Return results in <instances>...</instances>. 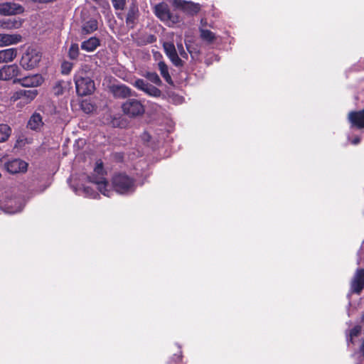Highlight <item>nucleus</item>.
Returning a JSON list of instances; mask_svg holds the SVG:
<instances>
[{
	"mask_svg": "<svg viewBox=\"0 0 364 364\" xmlns=\"http://www.w3.org/2000/svg\"><path fill=\"white\" fill-rule=\"evenodd\" d=\"M20 74V69L16 64L5 65L0 69L1 80H14Z\"/></svg>",
	"mask_w": 364,
	"mask_h": 364,
	"instance_id": "nucleus-13",
	"label": "nucleus"
},
{
	"mask_svg": "<svg viewBox=\"0 0 364 364\" xmlns=\"http://www.w3.org/2000/svg\"><path fill=\"white\" fill-rule=\"evenodd\" d=\"M348 119L352 127L364 129V109L360 111L350 112Z\"/></svg>",
	"mask_w": 364,
	"mask_h": 364,
	"instance_id": "nucleus-16",
	"label": "nucleus"
},
{
	"mask_svg": "<svg viewBox=\"0 0 364 364\" xmlns=\"http://www.w3.org/2000/svg\"><path fill=\"white\" fill-rule=\"evenodd\" d=\"M144 77L148 79L150 82H153L154 84L161 86L162 85V81L161 80L159 76L156 73L154 72H147Z\"/></svg>",
	"mask_w": 364,
	"mask_h": 364,
	"instance_id": "nucleus-29",
	"label": "nucleus"
},
{
	"mask_svg": "<svg viewBox=\"0 0 364 364\" xmlns=\"http://www.w3.org/2000/svg\"><path fill=\"white\" fill-rule=\"evenodd\" d=\"M21 39L19 34L0 33V47L16 44L21 42Z\"/></svg>",
	"mask_w": 364,
	"mask_h": 364,
	"instance_id": "nucleus-18",
	"label": "nucleus"
},
{
	"mask_svg": "<svg viewBox=\"0 0 364 364\" xmlns=\"http://www.w3.org/2000/svg\"><path fill=\"white\" fill-rule=\"evenodd\" d=\"M87 66L78 70L75 75L76 91L79 95L85 96L90 95L95 90V82L88 76L86 70Z\"/></svg>",
	"mask_w": 364,
	"mask_h": 364,
	"instance_id": "nucleus-2",
	"label": "nucleus"
},
{
	"mask_svg": "<svg viewBox=\"0 0 364 364\" xmlns=\"http://www.w3.org/2000/svg\"><path fill=\"white\" fill-rule=\"evenodd\" d=\"M364 288V269H358L351 283L353 292L359 294Z\"/></svg>",
	"mask_w": 364,
	"mask_h": 364,
	"instance_id": "nucleus-17",
	"label": "nucleus"
},
{
	"mask_svg": "<svg viewBox=\"0 0 364 364\" xmlns=\"http://www.w3.org/2000/svg\"><path fill=\"white\" fill-rule=\"evenodd\" d=\"M43 122L42 121V117L40 114L35 112L30 117L27 127L32 130H39L43 126Z\"/></svg>",
	"mask_w": 364,
	"mask_h": 364,
	"instance_id": "nucleus-21",
	"label": "nucleus"
},
{
	"mask_svg": "<svg viewBox=\"0 0 364 364\" xmlns=\"http://www.w3.org/2000/svg\"><path fill=\"white\" fill-rule=\"evenodd\" d=\"M113 6L116 9H123L125 6L126 0H112Z\"/></svg>",
	"mask_w": 364,
	"mask_h": 364,
	"instance_id": "nucleus-33",
	"label": "nucleus"
},
{
	"mask_svg": "<svg viewBox=\"0 0 364 364\" xmlns=\"http://www.w3.org/2000/svg\"><path fill=\"white\" fill-rule=\"evenodd\" d=\"M122 109L124 114L129 117L142 115L145 112L144 106L136 99L127 100L122 105Z\"/></svg>",
	"mask_w": 364,
	"mask_h": 364,
	"instance_id": "nucleus-6",
	"label": "nucleus"
},
{
	"mask_svg": "<svg viewBox=\"0 0 364 364\" xmlns=\"http://www.w3.org/2000/svg\"><path fill=\"white\" fill-rule=\"evenodd\" d=\"M17 55L16 48H7L0 50V63L11 62Z\"/></svg>",
	"mask_w": 364,
	"mask_h": 364,
	"instance_id": "nucleus-22",
	"label": "nucleus"
},
{
	"mask_svg": "<svg viewBox=\"0 0 364 364\" xmlns=\"http://www.w3.org/2000/svg\"><path fill=\"white\" fill-rule=\"evenodd\" d=\"M199 31L202 40L208 43H212L215 39V34L212 31L204 28H199Z\"/></svg>",
	"mask_w": 364,
	"mask_h": 364,
	"instance_id": "nucleus-27",
	"label": "nucleus"
},
{
	"mask_svg": "<svg viewBox=\"0 0 364 364\" xmlns=\"http://www.w3.org/2000/svg\"><path fill=\"white\" fill-rule=\"evenodd\" d=\"M361 331L360 326H355L350 331V341L352 342L353 338L357 336Z\"/></svg>",
	"mask_w": 364,
	"mask_h": 364,
	"instance_id": "nucleus-34",
	"label": "nucleus"
},
{
	"mask_svg": "<svg viewBox=\"0 0 364 364\" xmlns=\"http://www.w3.org/2000/svg\"><path fill=\"white\" fill-rule=\"evenodd\" d=\"M41 53L37 49L28 48L22 55L20 64L25 70L36 68L41 60Z\"/></svg>",
	"mask_w": 364,
	"mask_h": 364,
	"instance_id": "nucleus-5",
	"label": "nucleus"
},
{
	"mask_svg": "<svg viewBox=\"0 0 364 364\" xmlns=\"http://www.w3.org/2000/svg\"><path fill=\"white\" fill-rule=\"evenodd\" d=\"M4 166L6 170L12 174L25 173L28 168V164L20 159L10 160Z\"/></svg>",
	"mask_w": 364,
	"mask_h": 364,
	"instance_id": "nucleus-10",
	"label": "nucleus"
},
{
	"mask_svg": "<svg viewBox=\"0 0 364 364\" xmlns=\"http://www.w3.org/2000/svg\"><path fill=\"white\" fill-rule=\"evenodd\" d=\"M158 68L160 71L161 76L166 80V82L170 85L173 84V80L171 77L168 73V68L167 65L164 61H160L158 63Z\"/></svg>",
	"mask_w": 364,
	"mask_h": 364,
	"instance_id": "nucleus-24",
	"label": "nucleus"
},
{
	"mask_svg": "<svg viewBox=\"0 0 364 364\" xmlns=\"http://www.w3.org/2000/svg\"><path fill=\"white\" fill-rule=\"evenodd\" d=\"M177 50H181V49H183V44L181 43V41H180V42H177Z\"/></svg>",
	"mask_w": 364,
	"mask_h": 364,
	"instance_id": "nucleus-40",
	"label": "nucleus"
},
{
	"mask_svg": "<svg viewBox=\"0 0 364 364\" xmlns=\"http://www.w3.org/2000/svg\"><path fill=\"white\" fill-rule=\"evenodd\" d=\"M360 139L359 136H355L351 141V144L356 145L360 143Z\"/></svg>",
	"mask_w": 364,
	"mask_h": 364,
	"instance_id": "nucleus-39",
	"label": "nucleus"
},
{
	"mask_svg": "<svg viewBox=\"0 0 364 364\" xmlns=\"http://www.w3.org/2000/svg\"><path fill=\"white\" fill-rule=\"evenodd\" d=\"M23 24V20L20 18L3 19L0 21V28L5 30L19 28Z\"/></svg>",
	"mask_w": 364,
	"mask_h": 364,
	"instance_id": "nucleus-19",
	"label": "nucleus"
},
{
	"mask_svg": "<svg viewBox=\"0 0 364 364\" xmlns=\"http://www.w3.org/2000/svg\"><path fill=\"white\" fill-rule=\"evenodd\" d=\"M11 134V127L5 124H0V142L7 141Z\"/></svg>",
	"mask_w": 364,
	"mask_h": 364,
	"instance_id": "nucleus-28",
	"label": "nucleus"
},
{
	"mask_svg": "<svg viewBox=\"0 0 364 364\" xmlns=\"http://www.w3.org/2000/svg\"><path fill=\"white\" fill-rule=\"evenodd\" d=\"M43 81V77L40 75H33L27 76L23 78L16 79L14 80V83L18 82L23 87H37L42 84Z\"/></svg>",
	"mask_w": 364,
	"mask_h": 364,
	"instance_id": "nucleus-15",
	"label": "nucleus"
},
{
	"mask_svg": "<svg viewBox=\"0 0 364 364\" xmlns=\"http://www.w3.org/2000/svg\"><path fill=\"white\" fill-rule=\"evenodd\" d=\"M173 359L175 360V362L177 363L178 361H180L181 360V353L179 352V353H176L173 355Z\"/></svg>",
	"mask_w": 364,
	"mask_h": 364,
	"instance_id": "nucleus-38",
	"label": "nucleus"
},
{
	"mask_svg": "<svg viewBox=\"0 0 364 364\" xmlns=\"http://www.w3.org/2000/svg\"><path fill=\"white\" fill-rule=\"evenodd\" d=\"M361 351L363 352V355H364V341H363V343L362 347H361Z\"/></svg>",
	"mask_w": 364,
	"mask_h": 364,
	"instance_id": "nucleus-41",
	"label": "nucleus"
},
{
	"mask_svg": "<svg viewBox=\"0 0 364 364\" xmlns=\"http://www.w3.org/2000/svg\"><path fill=\"white\" fill-rule=\"evenodd\" d=\"M111 90L114 97L118 98H126L132 95V90L124 85H112Z\"/></svg>",
	"mask_w": 364,
	"mask_h": 364,
	"instance_id": "nucleus-20",
	"label": "nucleus"
},
{
	"mask_svg": "<svg viewBox=\"0 0 364 364\" xmlns=\"http://www.w3.org/2000/svg\"><path fill=\"white\" fill-rule=\"evenodd\" d=\"M173 6L190 15L196 14L200 10L199 4L185 0H173Z\"/></svg>",
	"mask_w": 364,
	"mask_h": 364,
	"instance_id": "nucleus-11",
	"label": "nucleus"
},
{
	"mask_svg": "<svg viewBox=\"0 0 364 364\" xmlns=\"http://www.w3.org/2000/svg\"><path fill=\"white\" fill-rule=\"evenodd\" d=\"M150 38H151V40L149 41V43L152 42V41H153V40H154V36H151Z\"/></svg>",
	"mask_w": 364,
	"mask_h": 364,
	"instance_id": "nucleus-42",
	"label": "nucleus"
},
{
	"mask_svg": "<svg viewBox=\"0 0 364 364\" xmlns=\"http://www.w3.org/2000/svg\"><path fill=\"white\" fill-rule=\"evenodd\" d=\"M100 44V40L96 37H91L81 43V48L87 52L94 51Z\"/></svg>",
	"mask_w": 364,
	"mask_h": 364,
	"instance_id": "nucleus-23",
	"label": "nucleus"
},
{
	"mask_svg": "<svg viewBox=\"0 0 364 364\" xmlns=\"http://www.w3.org/2000/svg\"><path fill=\"white\" fill-rule=\"evenodd\" d=\"M38 95L36 90H20L13 93L11 100L13 102L18 101V107H23L26 105L33 101Z\"/></svg>",
	"mask_w": 364,
	"mask_h": 364,
	"instance_id": "nucleus-8",
	"label": "nucleus"
},
{
	"mask_svg": "<svg viewBox=\"0 0 364 364\" xmlns=\"http://www.w3.org/2000/svg\"><path fill=\"white\" fill-rule=\"evenodd\" d=\"M105 175V171L103 168L102 163L101 161H97L93 173L91 176L88 177V180L102 194L110 197L113 191L108 184Z\"/></svg>",
	"mask_w": 364,
	"mask_h": 364,
	"instance_id": "nucleus-1",
	"label": "nucleus"
},
{
	"mask_svg": "<svg viewBox=\"0 0 364 364\" xmlns=\"http://www.w3.org/2000/svg\"><path fill=\"white\" fill-rule=\"evenodd\" d=\"M186 49L190 53L193 60H197L200 53L199 50L192 47L189 43H186Z\"/></svg>",
	"mask_w": 364,
	"mask_h": 364,
	"instance_id": "nucleus-31",
	"label": "nucleus"
},
{
	"mask_svg": "<svg viewBox=\"0 0 364 364\" xmlns=\"http://www.w3.org/2000/svg\"><path fill=\"white\" fill-rule=\"evenodd\" d=\"M23 9L19 4L5 2L0 4V14L2 16H11L21 14Z\"/></svg>",
	"mask_w": 364,
	"mask_h": 364,
	"instance_id": "nucleus-14",
	"label": "nucleus"
},
{
	"mask_svg": "<svg viewBox=\"0 0 364 364\" xmlns=\"http://www.w3.org/2000/svg\"><path fill=\"white\" fill-rule=\"evenodd\" d=\"M97 29V22L95 19H90L85 22L82 28V33L89 34Z\"/></svg>",
	"mask_w": 364,
	"mask_h": 364,
	"instance_id": "nucleus-26",
	"label": "nucleus"
},
{
	"mask_svg": "<svg viewBox=\"0 0 364 364\" xmlns=\"http://www.w3.org/2000/svg\"><path fill=\"white\" fill-rule=\"evenodd\" d=\"M73 67V64L68 61H65L61 65L62 73L68 75L70 73Z\"/></svg>",
	"mask_w": 364,
	"mask_h": 364,
	"instance_id": "nucleus-32",
	"label": "nucleus"
},
{
	"mask_svg": "<svg viewBox=\"0 0 364 364\" xmlns=\"http://www.w3.org/2000/svg\"><path fill=\"white\" fill-rule=\"evenodd\" d=\"M68 55L70 58L75 60L76 59L79 55V46L77 43H73L71 44L69 51H68Z\"/></svg>",
	"mask_w": 364,
	"mask_h": 364,
	"instance_id": "nucleus-30",
	"label": "nucleus"
},
{
	"mask_svg": "<svg viewBox=\"0 0 364 364\" xmlns=\"http://www.w3.org/2000/svg\"><path fill=\"white\" fill-rule=\"evenodd\" d=\"M112 187L120 194H129L134 191L136 185L132 178L125 173H119L112 178Z\"/></svg>",
	"mask_w": 364,
	"mask_h": 364,
	"instance_id": "nucleus-3",
	"label": "nucleus"
},
{
	"mask_svg": "<svg viewBox=\"0 0 364 364\" xmlns=\"http://www.w3.org/2000/svg\"><path fill=\"white\" fill-rule=\"evenodd\" d=\"M154 14L168 26H173L179 21L178 16L171 14L168 4L164 2L154 6Z\"/></svg>",
	"mask_w": 364,
	"mask_h": 364,
	"instance_id": "nucleus-4",
	"label": "nucleus"
},
{
	"mask_svg": "<svg viewBox=\"0 0 364 364\" xmlns=\"http://www.w3.org/2000/svg\"><path fill=\"white\" fill-rule=\"evenodd\" d=\"M178 52L181 58H183L186 60L188 59V53L186 52L184 48L181 49V50H178Z\"/></svg>",
	"mask_w": 364,
	"mask_h": 364,
	"instance_id": "nucleus-36",
	"label": "nucleus"
},
{
	"mask_svg": "<svg viewBox=\"0 0 364 364\" xmlns=\"http://www.w3.org/2000/svg\"><path fill=\"white\" fill-rule=\"evenodd\" d=\"M208 26V21H207V19L203 18L200 20V27L199 28H205V27Z\"/></svg>",
	"mask_w": 364,
	"mask_h": 364,
	"instance_id": "nucleus-37",
	"label": "nucleus"
},
{
	"mask_svg": "<svg viewBox=\"0 0 364 364\" xmlns=\"http://www.w3.org/2000/svg\"><path fill=\"white\" fill-rule=\"evenodd\" d=\"M163 47L166 55L175 66L182 67L183 65V60L179 58L176 47L172 42L164 43Z\"/></svg>",
	"mask_w": 364,
	"mask_h": 364,
	"instance_id": "nucleus-12",
	"label": "nucleus"
},
{
	"mask_svg": "<svg viewBox=\"0 0 364 364\" xmlns=\"http://www.w3.org/2000/svg\"><path fill=\"white\" fill-rule=\"evenodd\" d=\"M82 108L87 113L91 112L93 109L92 105H90L87 102H83L82 103Z\"/></svg>",
	"mask_w": 364,
	"mask_h": 364,
	"instance_id": "nucleus-35",
	"label": "nucleus"
},
{
	"mask_svg": "<svg viewBox=\"0 0 364 364\" xmlns=\"http://www.w3.org/2000/svg\"><path fill=\"white\" fill-rule=\"evenodd\" d=\"M132 84L136 88L143 91L149 96L159 97L162 95V92L159 89L142 79H137Z\"/></svg>",
	"mask_w": 364,
	"mask_h": 364,
	"instance_id": "nucleus-9",
	"label": "nucleus"
},
{
	"mask_svg": "<svg viewBox=\"0 0 364 364\" xmlns=\"http://www.w3.org/2000/svg\"><path fill=\"white\" fill-rule=\"evenodd\" d=\"M24 201L18 197L5 198L0 200V208L6 213L14 214L21 211Z\"/></svg>",
	"mask_w": 364,
	"mask_h": 364,
	"instance_id": "nucleus-7",
	"label": "nucleus"
},
{
	"mask_svg": "<svg viewBox=\"0 0 364 364\" xmlns=\"http://www.w3.org/2000/svg\"><path fill=\"white\" fill-rule=\"evenodd\" d=\"M74 191L78 195H83L86 197L96 198L98 193L95 192L92 187L85 186L82 188H74Z\"/></svg>",
	"mask_w": 364,
	"mask_h": 364,
	"instance_id": "nucleus-25",
	"label": "nucleus"
},
{
	"mask_svg": "<svg viewBox=\"0 0 364 364\" xmlns=\"http://www.w3.org/2000/svg\"><path fill=\"white\" fill-rule=\"evenodd\" d=\"M361 319H362V321L364 322V314H363Z\"/></svg>",
	"mask_w": 364,
	"mask_h": 364,
	"instance_id": "nucleus-43",
	"label": "nucleus"
}]
</instances>
